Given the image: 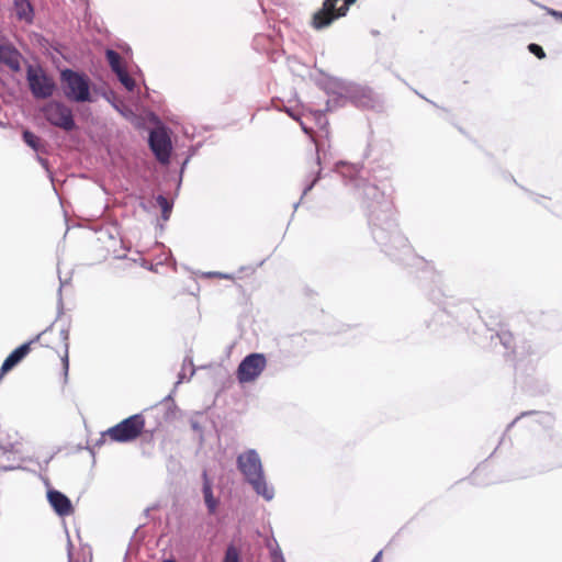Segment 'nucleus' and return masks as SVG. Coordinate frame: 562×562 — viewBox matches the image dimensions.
<instances>
[{
    "mask_svg": "<svg viewBox=\"0 0 562 562\" xmlns=\"http://www.w3.org/2000/svg\"><path fill=\"white\" fill-rule=\"evenodd\" d=\"M60 81L64 94L68 100L74 102L91 101L90 80L87 75L64 69L60 72Z\"/></svg>",
    "mask_w": 562,
    "mask_h": 562,
    "instance_id": "3",
    "label": "nucleus"
},
{
    "mask_svg": "<svg viewBox=\"0 0 562 562\" xmlns=\"http://www.w3.org/2000/svg\"><path fill=\"white\" fill-rule=\"evenodd\" d=\"M149 146L158 161L167 164L171 153V140L164 130H155L149 134Z\"/></svg>",
    "mask_w": 562,
    "mask_h": 562,
    "instance_id": "9",
    "label": "nucleus"
},
{
    "mask_svg": "<svg viewBox=\"0 0 562 562\" xmlns=\"http://www.w3.org/2000/svg\"><path fill=\"white\" fill-rule=\"evenodd\" d=\"M209 276H211V277H216V278H223V279H229V280H233V276H231V274H225V273H222V272H211Z\"/></svg>",
    "mask_w": 562,
    "mask_h": 562,
    "instance_id": "26",
    "label": "nucleus"
},
{
    "mask_svg": "<svg viewBox=\"0 0 562 562\" xmlns=\"http://www.w3.org/2000/svg\"><path fill=\"white\" fill-rule=\"evenodd\" d=\"M47 498L50 506L59 516H69L72 514L74 508L70 499L59 491H48Z\"/></svg>",
    "mask_w": 562,
    "mask_h": 562,
    "instance_id": "11",
    "label": "nucleus"
},
{
    "mask_svg": "<svg viewBox=\"0 0 562 562\" xmlns=\"http://www.w3.org/2000/svg\"><path fill=\"white\" fill-rule=\"evenodd\" d=\"M157 202L162 207L164 216L167 217L166 213L170 212V209H171L169 203H168V201H167V199L165 196H162V195H159L157 198Z\"/></svg>",
    "mask_w": 562,
    "mask_h": 562,
    "instance_id": "23",
    "label": "nucleus"
},
{
    "mask_svg": "<svg viewBox=\"0 0 562 562\" xmlns=\"http://www.w3.org/2000/svg\"><path fill=\"white\" fill-rule=\"evenodd\" d=\"M381 559H382V551H380V552L374 557V559H373L371 562H381Z\"/></svg>",
    "mask_w": 562,
    "mask_h": 562,
    "instance_id": "28",
    "label": "nucleus"
},
{
    "mask_svg": "<svg viewBox=\"0 0 562 562\" xmlns=\"http://www.w3.org/2000/svg\"><path fill=\"white\" fill-rule=\"evenodd\" d=\"M120 82L128 90L133 91L135 88V80L128 75V72L123 70L122 72L116 74Z\"/></svg>",
    "mask_w": 562,
    "mask_h": 562,
    "instance_id": "19",
    "label": "nucleus"
},
{
    "mask_svg": "<svg viewBox=\"0 0 562 562\" xmlns=\"http://www.w3.org/2000/svg\"><path fill=\"white\" fill-rule=\"evenodd\" d=\"M542 9L546 11L547 14H549L552 18L562 22V11H557L554 9H551V8L544 7V5L542 7Z\"/></svg>",
    "mask_w": 562,
    "mask_h": 562,
    "instance_id": "24",
    "label": "nucleus"
},
{
    "mask_svg": "<svg viewBox=\"0 0 562 562\" xmlns=\"http://www.w3.org/2000/svg\"><path fill=\"white\" fill-rule=\"evenodd\" d=\"M23 140L35 150L40 148L41 139L30 131L23 132Z\"/></svg>",
    "mask_w": 562,
    "mask_h": 562,
    "instance_id": "20",
    "label": "nucleus"
},
{
    "mask_svg": "<svg viewBox=\"0 0 562 562\" xmlns=\"http://www.w3.org/2000/svg\"><path fill=\"white\" fill-rule=\"evenodd\" d=\"M357 0H324L322 8L317 10L311 21L315 30L329 26L334 21L347 15L350 5Z\"/></svg>",
    "mask_w": 562,
    "mask_h": 562,
    "instance_id": "4",
    "label": "nucleus"
},
{
    "mask_svg": "<svg viewBox=\"0 0 562 562\" xmlns=\"http://www.w3.org/2000/svg\"><path fill=\"white\" fill-rule=\"evenodd\" d=\"M528 50L531 54H533L539 59H543L547 56L544 50H543V48L540 45L536 44V43L529 44L528 45Z\"/></svg>",
    "mask_w": 562,
    "mask_h": 562,
    "instance_id": "22",
    "label": "nucleus"
},
{
    "mask_svg": "<svg viewBox=\"0 0 562 562\" xmlns=\"http://www.w3.org/2000/svg\"><path fill=\"white\" fill-rule=\"evenodd\" d=\"M203 477H204V483H203L204 501H205V504H206V506L209 508V512L211 514H214L215 510H216V507L218 505V502H217V499L213 495L212 484H211V482H210V480L207 477L206 472H204Z\"/></svg>",
    "mask_w": 562,
    "mask_h": 562,
    "instance_id": "15",
    "label": "nucleus"
},
{
    "mask_svg": "<svg viewBox=\"0 0 562 562\" xmlns=\"http://www.w3.org/2000/svg\"><path fill=\"white\" fill-rule=\"evenodd\" d=\"M272 562H284L283 555L280 550H273L271 553Z\"/></svg>",
    "mask_w": 562,
    "mask_h": 562,
    "instance_id": "25",
    "label": "nucleus"
},
{
    "mask_svg": "<svg viewBox=\"0 0 562 562\" xmlns=\"http://www.w3.org/2000/svg\"><path fill=\"white\" fill-rule=\"evenodd\" d=\"M368 191H369V193H370V194H372V195H376V194H379V193H380V192H379V189H378L375 186L369 187V188H368Z\"/></svg>",
    "mask_w": 562,
    "mask_h": 562,
    "instance_id": "27",
    "label": "nucleus"
},
{
    "mask_svg": "<svg viewBox=\"0 0 562 562\" xmlns=\"http://www.w3.org/2000/svg\"><path fill=\"white\" fill-rule=\"evenodd\" d=\"M164 562H176V561H173V560H165Z\"/></svg>",
    "mask_w": 562,
    "mask_h": 562,
    "instance_id": "29",
    "label": "nucleus"
},
{
    "mask_svg": "<svg viewBox=\"0 0 562 562\" xmlns=\"http://www.w3.org/2000/svg\"><path fill=\"white\" fill-rule=\"evenodd\" d=\"M13 8L19 21L32 24L34 21V8L30 0H13Z\"/></svg>",
    "mask_w": 562,
    "mask_h": 562,
    "instance_id": "14",
    "label": "nucleus"
},
{
    "mask_svg": "<svg viewBox=\"0 0 562 562\" xmlns=\"http://www.w3.org/2000/svg\"><path fill=\"white\" fill-rule=\"evenodd\" d=\"M45 119L57 127L71 131L75 127V120L71 110L61 102L50 101L42 109Z\"/></svg>",
    "mask_w": 562,
    "mask_h": 562,
    "instance_id": "8",
    "label": "nucleus"
},
{
    "mask_svg": "<svg viewBox=\"0 0 562 562\" xmlns=\"http://www.w3.org/2000/svg\"><path fill=\"white\" fill-rule=\"evenodd\" d=\"M33 351V346L30 341L21 345L14 349L3 361L0 369V378H2L8 371L13 369L25 356Z\"/></svg>",
    "mask_w": 562,
    "mask_h": 562,
    "instance_id": "12",
    "label": "nucleus"
},
{
    "mask_svg": "<svg viewBox=\"0 0 562 562\" xmlns=\"http://www.w3.org/2000/svg\"><path fill=\"white\" fill-rule=\"evenodd\" d=\"M356 101L360 106L363 108H373L375 105L376 99L371 90H363L360 94L356 95Z\"/></svg>",
    "mask_w": 562,
    "mask_h": 562,
    "instance_id": "17",
    "label": "nucleus"
},
{
    "mask_svg": "<svg viewBox=\"0 0 562 562\" xmlns=\"http://www.w3.org/2000/svg\"><path fill=\"white\" fill-rule=\"evenodd\" d=\"M267 367V358L263 353L254 352L246 356L239 363L236 376L239 383L256 381Z\"/></svg>",
    "mask_w": 562,
    "mask_h": 562,
    "instance_id": "7",
    "label": "nucleus"
},
{
    "mask_svg": "<svg viewBox=\"0 0 562 562\" xmlns=\"http://www.w3.org/2000/svg\"><path fill=\"white\" fill-rule=\"evenodd\" d=\"M22 437L15 430H0V448L8 452H19Z\"/></svg>",
    "mask_w": 562,
    "mask_h": 562,
    "instance_id": "13",
    "label": "nucleus"
},
{
    "mask_svg": "<svg viewBox=\"0 0 562 562\" xmlns=\"http://www.w3.org/2000/svg\"><path fill=\"white\" fill-rule=\"evenodd\" d=\"M33 351L45 357L56 355L61 359L65 374L69 368V330L50 326L30 340Z\"/></svg>",
    "mask_w": 562,
    "mask_h": 562,
    "instance_id": "1",
    "label": "nucleus"
},
{
    "mask_svg": "<svg viewBox=\"0 0 562 562\" xmlns=\"http://www.w3.org/2000/svg\"><path fill=\"white\" fill-rule=\"evenodd\" d=\"M21 53L12 44H0V63L10 70L18 72L21 70Z\"/></svg>",
    "mask_w": 562,
    "mask_h": 562,
    "instance_id": "10",
    "label": "nucleus"
},
{
    "mask_svg": "<svg viewBox=\"0 0 562 562\" xmlns=\"http://www.w3.org/2000/svg\"><path fill=\"white\" fill-rule=\"evenodd\" d=\"M30 90L36 99H47L53 95L56 83L41 67L30 66L26 71Z\"/></svg>",
    "mask_w": 562,
    "mask_h": 562,
    "instance_id": "6",
    "label": "nucleus"
},
{
    "mask_svg": "<svg viewBox=\"0 0 562 562\" xmlns=\"http://www.w3.org/2000/svg\"><path fill=\"white\" fill-rule=\"evenodd\" d=\"M237 465L257 494L267 501L272 499L273 491L266 483L261 460L255 450L250 449L239 454Z\"/></svg>",
    "mask_w": 562,
    "mask_h": 562,
    "instance_id": "2",
    "label": "nucleus"
},
{
    "mask_svg": "<svg viewBox=\"0 0 562 562\" xmlns=\"http://www.w3.org/2000/svg\"><path fill=\"white\" fill-rule=\"evenodd\" d=\"M105 56L113 72L119 74L125 70L122 57L117 52L113 49H106Z\"/></svg>",
    "mask_w": 562,
    "mask_h": 562,
    "instance_id": "16",
    "label": "nucleus"
},
{
    "mask_svg": "<svg viewBox=\"0 0 562 562\" xmlns=\"http://www.w3.org/2000/svg\"><path fill=\"white\" fill-rule=\"evenodd\" d=\"M498 337L502 341V344L506 347V348H510L512 345L514 344V336L510 331L508 330H502L499 334H498Z\"/></svg>",
    "mask_w": 562,
    "mask_h": 562,
    "instance_id": "21",
    "label": "nucleus"
},
{
    "mask_svg": "<svg viewBox=\"0 0 562 562\" xmlns=\"http://www.w3.org/2000/svg\"><path fill=\"white\" fill-rule=\"evenodd\" d=\"M145 428V418L142 414L132 415L115 426L109 428L103 436L115 442H130L136 440Z\"/></svg>",
    "mask_w": 562,
    "mask_h": 562,
    "instance_id": "5",
    "label": "nucleus"
},
{
    "mask_svg": "<svg viewBox=\"0 0 562 562\" xmlns=\"http://www.w3.org/2000/svg\"><path fill=\"white\" fill-rule=\"evenodd\" d=\"M223 562H240V552L234 544L226 548Z\"/></svg>",
    "mask_w": 562,
    "mask_h": 562,
    "instance_id": "18",
    "label": "nucleus"
}]
</instances>
